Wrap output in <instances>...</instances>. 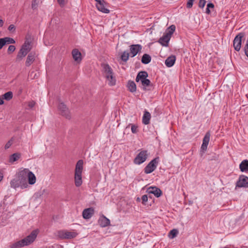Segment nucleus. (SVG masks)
I'll use <instances>...</instances> for the list:
<instances>
[{"label": "nucleus", "mask_w": 248, "mask_h": 248, "mask_svg": "<svg viewBox=\"0 0 248 248\" xmlns=\"http://www.w3.org/2000/svg\"><path fill=\"white\" fill-rule=\"evenodd\" d=\"M38 232L37 230L33 231L30 235L25 238L11 244L10 248H20L30 245L36 239Z\"/></svg>", "instance_id": "f257e3e1"}, {"label": "nucleus", "mask_w": 248, "mask_h": 248, "mask_svg": "<svg viewBox=\"0 0 248 248\" xmlns=\"http://www.w3.org/2000/svg\"><path fill=\"white\" fill-rule=\"evenodd\" d=\"M102 73L106 81L109 86H114L116 84V79L112 68L107 63L102 64Z\"/></svg>", "instance_id": "f03ea898"}, {"label": "nucleus", "mask_w": 248, "mask_h": 248, "mask_svg": "<svg viewBox=\"0 0 248 248\" xmlns=\"http://www.w3.org/2000/svg\"><path fill=\"white\" fill-rule=\"evenodd\" d=\"M175 30V26L174 25H171L167 29L163 36L159 39V42L163 46H168L169 42Z\"/></svg>", "instance_id": "7ed1b4c3"}, {"label": "nucleus", "mask_w": 248, "mask_h": 248, "mask_svg": "<svg viewBox=\"0 0 248 248\" xmlns=\"http://www.w3.org/2000/svg\"><path fill=\"white\" fill-rule=\"evenodd\" d=\"M31 43L29 41H25L17 53L16 57V60L17 61L22 60L31 50Z\"/></svg>", "instance_id": "20e7f679"}, {"label": "nucleus", "mask_w": 248, "mask_h": 248, "mask_svg": "<svg viewBox=\"0 0 248 248\" xmlns=\"http://www.w3.org/2000/svg\"><path fill=\"white\" fill-rule=\"evenodd\" d=\"M159 162V158L156 157L152 160L144 168V171L145 174H149L154 171L157 168Z\"/></svg>", "instance_id": "39448f33"}, {"label": "nucleus", "mask_w": 248, "mask_h": 248, "mask_svg": "<svg viewBox=\"0 0 248 248\" xmlns=\"http://www.w3.org/2000/svg\"><path fill=\"white\" fill-rule=\"evenodd\" d=\"M58 110L59 114L65 118L69 119L70 118V113L69 109L63 103H61L59 104Z\"/></svg>", "instance_id": "423d86ee"}, {"label": "nucleus", "mask_w": 248, "mask_h": 248, "mask_svg": "<svg viewBox=\"0 0 248 248\" xmlns=\"http://www.w3.org/2000/svg\"><path fill=\"white\" fill-rule=\"evenodd\" d=\"M96 2V7L98 11L105 14L109 13L107 8V4L104 0H95Z\"/></svg>", "instance_id": "0eeeda50"}, {"label": "nucleus", "mask_w": 248, "mask_h": 248, "mask_svg": "<svg viewBox=\"0 0 248 248\" xmlns=\"http://www.w3.org/2000/svg\"><path fill=\"white\" fill-rule=\"evenodd\" d=\"M236 186L238 187H248V177L244 175H240L236 182Z\"/></svg>", "instance_id": "6e6552de"}, {"label": "nucleus", "mask_w": 248, "mask_h": 248, "mask_svg": "<svg viewBox=\"0 0 248 248\" xmlns=\"http://www.w3.org/2000/svg\"><path fill=\"white\" fill-rule=\"evenodd\" d=\"M243 33H239L234 38L233 40V46L235 50L238 51L240 50L241 46L242 38L243 37Z\"/></svg>", "instance_id": "1a4fd4ad"}, {"label": "nucleus", "mask_w": 248, "mask_h": 248, "mask_svg": "<svg viewBox=\"0 0 248 248\" xmlns=\"http://www.w3.org/2000/svg\"><path fill=\"white\" fill-rule=\"evenodd\" d=\"M16 43L15 40L11 37H6L4 38H0V49L6 44H12Z\"/></svg>", "instance_id": "9d476101"}, {"label": "nucleus", "mask_w": 248, "mask_h": 248, "mask_svg": "<svg viewBox=\"0 0 248 248\" xmlns=\"http://www.w3.org/2000/svg\"><path fill=\"white\" fill-rule=\"evenodd\" d=\"M94 210L93 208H88L84 209L82 212V216L84 219H88L94 214Z\"/></svg>", "instance_id": "9b49d317"}, {"label": "nucleus", "mask_w": 248, "mask_h": 248, "mask_svg": "<svg viewBox=\"0 0 248 248\" xmlns=\"http://www.w3.org/2000/svg\"><path fill=\"white\" fill-rule=\"evenodd\" d=\"M73 58L78 63H80L82 60L81 54L78 49H74L72 51Z\"/></svg>", "instance_id": "f8f14e48"}, {"label": "nucleus", "mask_w": 248, "mask_h": 248, "mask_svg": "<svg viewBox=\"0 0 248 248\" xmlns=\"http://www.w3.org/2000/svg\"><path fill=\"white\" fill-rule=\"evenodd\" d=\"M110 220L105 216H102L98 220V223L102 227H106L110 224Z\"/></svg>", "instance_id": "ddd939ff"}, {"label": "nucleus", "mask_w": 248, "mask_h": 248, "mask_svg": "<svg viewBox=\"0 0 248 248\" xmlns=\"http://www.w3.org/2000/svg\"><path fill=\"white\" fill-rule=\"evenodd\" d=\"M141 46L139 45H133L130 46V55L131 57H134L141 49Z\"/></svg>", "instance_id": "4468645a"}, {"label": "nucleus", "mask_w": 248, "mask_h": 248, "mask_svg": "<svg viewBox=\"0 0 248 248\" xmlns=\"http://www.w3.org/2000/svg\"><path fill=\"white\" fill-rule=\"evenodd\" d=\"M149 193L153 194L155 196L158 198L162 195L161 190L156 187H150L149 188Z\"/></svg>", "instance_id": "2eb2a0df"}, {"label": "nucleus", "mask_w": 248, "mask_h": 248, "mask_svg": "<svg viewBox=\"0 0 248 248\" xmlns=\"http://www.w3.org/2000/svg\"><path fill=\"white\" fill-rule=\"evenodd\" d=\"M210 134L209 132L206 133L205 134L203 140V143L201 147V149L202 150H205L207 149V145L208 144L209 140H210Z\"/></svg>", "instance_id": "dca6fc26"}, {"label": "nucleus", "mask_w": 248, "mask_h": 248, "mask_svg": "<svg viewBox=\"0 0 248 248\" xmlns=\"http://www.w3.org/2000/svg\"><path fill=\"white\" fill-rule=\"evenodd\" d=\"M75 183L76 186L78 187L82 185V173L75 172Z\"/></svg>", "instance_id": "f3484780"}, {"label": "nucleus", "mask_w": 248, "mask_h": 248, "mask_svg": "<svg viewBox=\"0 0 248 248\" xmlns=\"http://www.w3.org/2000/svg\"><path fill=\"white\" fill-rule=\"evenodd\" d=\"M239 169L242 172H248V160H243L239 165Z\"/></svg>", "instance_id": "a211bd4d"}, {"label": "nucleus", "mask_w": 248, "mask_h": 248, "mask_svg": "<svg viewBox=\"0 0 248 248\" xmlns=\"http://www.w3.org/2000/svg\"><path fill=\"white\" fill-rule=\"evenodd\" d=\"M30 170L28 169H24L21 170L18 172V177L21 179L27 180L28 173L30 172Z\"/></svg>", "instance_id": "6ab92c4d"}, {"label": "nucleus", "mask_w": 248, "mask_h": 248, "mask_svg": "<svg viewBox=\"0 0 248 248\" xmlns=\"http://www.w3.org/2000/svg\"><path fill=\"white\" fill-rule=\"evenodd\" d=\"M148 77V74L145 71H141L138 74L136 78V81L137 82H139V81H140L142 82V81L145 80L146 78Z\"/></svg>", "instance_id": "aec40b11"}, {"label": "nucleus", "mask_w": 248, "mask_h": 248, "mask_svg": "<svg viewBox=\"0 0 248 248\" xmlns=\"http://www.w3.org/2000/svg\"><path fill=\"white\" fill-rule=\"evenodd\" d=\"M35 60V54L32 53H30L27 58L25 64L27 66H30Z\"/></svg>", "instance_id": "412c9836"}, {"label": "nucleus", "mask_w": 248, "mask_h": 248, "mask_svg": "<svg viewBox=\"0 0 248 248\" xmlns=\"http://www.w3.org/2000/svg\"><path fill=\"white\" fill-rule=\"evenodd\" d=\"M176 57L174 55L169 57L165 61V64L168 67H171L174 64Z\"/></svg>", "instance_id": "4be33fe9"}, {"label": "nucleus", "mask_w": 248, "mask_h": 248, "mask_svg": "<svg viewBox=\"0 0 248 248\" xmlns=\"http://www.w3.org/2000/svg\"><path fill=\"white\" fill-rule=\"evenodd\" d=\"M83 161L82 160H79L77 163L75 169V173H82L83 170Z\"/></svg>", "instance_id": "5701e85b"}, {"label": "nucleus", "mask_w": 248, "mask_h": 248, "mask_svg": "<svg viewBox=\"0 0 248 248\" xmlns=\"http://www.w3.org/2000/svg\"><path fill=\"white\" fill-rule=\"evenodd\" d=\"M16 181H18V184L19 185V187L22 189H24L28 186V184L27 183V180L21 179L18 177L16 178Z\"/></svg>", "instance_id": "b1692460"}, {"label": "nucleus", "mask_w": 248, "mask_h": 248, "mask_svg": "<svg viewBox=\"0 0 248 248\" xmlns=\"http://www.w3.org/2000/svg\"><path fill=\"white\" fill-rule=\"evenodd\" d=\"M146 158V156H136L134 159V163L135 164L140 165L145 161Z\"/></svg>", "instance_id": "393cba45"}, {"label": "nucleus", "mask_w": 248, "mask_h": 248, "mask_svg": "<svg viewBox=\"0 0 248 248\" xmlns=\"http://www.w3.org/2000/svg\"><path fill=\"white\" fill-rule=\"evenodd\" d=\"M150 119H151L150 113L149 112L145 111L144 112V115L143 116V118H142L143 123L145 124H149L150 123Z\"/></svg>", "instance_id": "a878e982"}, {"label": "nucleus", "mask_w": 248, "mask_h": 248, "mask_svg": "<svg viewBox=\"0 0 248 248\" xmlns=\"http://www.w3.org/2000/svg\"><path fill=\"white\" fill-rule=\"evenodd\" d=\"M27 178H28L29 184L33 185L36 182V177L31 171H30L28 173Z\"/></svg>", "instance_id": "bb28decb"}, {"label": "nucleus", "mask_w": 248, "mask_h": 248, "mask_svg": "<svg viewBox=\"0 0 248 248\" xmlns=\"http://www.w3.org/2000/svg\"><path fill=\"white\" fill-rule=\"evenodd\" d=\"M127 87L128 90L131 92H135L136 91V85L135 83L133 81H129Z\"/></svg>", "instance_id": "cd10ccee"}, {"label": "nucleus", "mask_w": 248, "mask_h": 248, "mask_svg": "<svg viewBox=\"0 0 248 248\" xmlns=\"http://www.w3.org/2000/svg\"><path fill=\"white\" fill-rule=\"evenodd\" d=\"M65 237H66V239H71V238H74L75 237H76L77 235H78V233L76 232H68V231H65Z\"/></svg>", "instance_id": "c85d7f7f"}, {"label": "nucleus", "mask_w": 248, "mask_h": 248, "mask_svg": "<svg viewBox=\"0 0 248 248\" xmlns=\"http://www.w3.org/2000/svg\"><path fill=\"white\" fill-rule=\"evenodd\" d=\"M151 61V57L146 54L143 55L141 59V62L144 64H147Z\"/></svg>", "instance_id": "c756f323"}, {"label": "nucleus", "mask_w": 248, "mask_h": 248, "mask_svg": "<svg viewBox=\"0 0 248 248\" xmlns=\"http://www.w3.org/2000/svg\"><path fill=\"white\" fill-rule=\"evenodd\" d=\"M1 96L3 98V99L9 101L13 98V95L12 92H8L3 94Z\"/></svg>", "instance_id": "7c9ffc66"}, {"label": "nucleus", "mask_w": 248, "mask_h": 248, "mask_svg": "<svg viewBox=\"0 0 248 248\" xmlns=\"http://www.w3.org/2000/svg\"><path fill=\"white\" fill-rule=\"evenodd\" d=\"M10 185L11 187L15 189L19 187V185L18 184V181H16V178H14L11 181Z\"/></svg>", "instance_id": "2f4dec72"}, {"label": "nucleus", "mask_w": 248, "mask_h": 248, "mask_svg": "<svg viewBox=\"0 0 248 248\" xmlns=\"http://www.w3.org/2000/svg\"><path fill=\"white\" fill-rule=\"evenodd\" d=\"M65 231L61 230L58 232V236L61 239H66Z\"/></svg>", "instance_id": "473e14b6"}, {"label": "nucleus", "mask_w": 248, "mask_h": 248, "mask_svg": "<svg viewBox=\"0 0 248 248\" xmlns=\"http://www.w3.org/2000/svg\"><path fill=\"white\" fill-rule=\"evenodd\" d=\"M40 0H32L31 2V8L33 9H36L39 4Z\"/></svg>", "instance_id": "72a5a7b5"}, {"label": "nucleus", "mask_w": 248, "mask_h": 248, "mask_svg": "<svg viewBox=\"0 0 248 248\" xmlns=\"http://www.w3.org/2000/svg\"><path fill=\"white\" fill-rule=\"evenodd\" d=\"M129 54L126 52H124L121 55V59L124 61H126L129 58Z\"/></svg>", "instance_id": "f704fd0d"}, {"label": "nucleus", "mask_w": 248, "mask_h": 248, "mask_svg": "<svg viewBox=\"0 0 248 248\" xmlns=\"http://www.w3.org/2000/svg\"><path fill=\"white\" fill-rule=\"evenodd\" d=\"M178 233V231L176 229H173V230H171L170 232V235H171V236H170V237L171 238H174L176 236Z\"/></svg>", "instance_id": "c9c22d12"}, {"label": "nucleus", "mask_w": 248, "mask_h": 248, "mask_svg": "<svg viewBox=\"0 0 248 248\" xmlns=\"http://www.w3.org/2000/svg\"><path fill=\"white\" fill-rule=\"evenodd\" d=\"M16 50V47L15 46L10 45L9 46L7 50V53L9 54H11L13 53Z\"/></svg>", "instance_id": "e433bc0d"}, {"label": "nucleus", "mask_w": 248, "mask_h": 248, "mask_svg": "<svg viewBox=\"0 0 248 248\" xmlns=\"http://www.w3.org/2000/svg\"><path fill=\"white\" fill-rule=\"evenodd\" d=\"M19 158V156H10L9 161L10 163H13Z\"/></svg>", "instance_id": "4c0bfd02"}, {"label": "nucleus", "mask_w": 248, "mask_h": 248, "mask_svg": "<svg viewBox=\"0 0 248 248\" xmlns=\"http://www.w3.org/2000/svg\"><path fill=\"white\" fill-rule=\"evenodd\" d=\"M57 2L62 7H64L68 2V0H57Z\"/></svg>", "instance_id": "58836bf2"}, {"label": "nucleus", "mask_w": 248, "mask_h": 248, "mask_svg": "<svg viewBox=\"0 0 248 248\" xmlns=\"http://www.w3.org/2000/svg\"><path fill=\"white\" fill-rule=\"evenodd\" d=\"M141 82L142 86H143L144 87H147L149 86L151 83L150 81L146 78L145 80L142 81V82Z\"/></svg>", "instance_id": "ea45409f"}, {"label": "nucleus", "mask_w": 248, "mask_h": 248, "mask_svg": "<svg viewBox=\"0 0 248 248\" xmlns=\"http://www.w3.org/2000/svg\"><path fill=\"white\" fill-rule=\"evenodd\" d=\"M148 197L147 195H143L141 197L142 203L144 205H146V203L148 201Z\"/></svg>", "instance_id": "a19ab883"}, {"label": "nucleus", "mask_w": 248, "mask_h": 248, "mask_svg": "<svg viewBox=\"0 0 248 248\" xmlns=\"http://www.w3.org/2000/svg\"><path fill=\"white\" fill-rule=\"evenodd\" d=\"M13 139H11L10 140H9L5 144V149H8L13 144Z\"/></svg>", "instance_id": "79ce46f5"}, {"label": "nucleus", "mask_w": 248, "mask_h": 248, "mask_svg": "<svg viewBox=\"0 0 248 248\" xmlns=\"http://www.w3.org/2000/svg\"><path fill=\"white\" fill-rule=\"evenodd\" d=\"M8 30L10 32H15L16 31V26L13 24H11L9 26Z\"/></svg>", "instance_id": "37998d69"}, {"label": "nucleus", "mask_w": 248, "mask_h": 248, "mask_svg": "<svg viewBox=\"0 0 248 248\" xmlns=\"http://www.w3.org/2000/svg\"><path fill=\"white\" fill-rule=\"evenodd\" d=\"M206 1L205 0H200L199 3V6L201 8H203L206 4Z\"/></svg>", "instance_id": "c03bdc74"}, {"label": "nucleus", "mask_w": 248, "mask_h": 248, "mask_svg": "<svg viewBox=\"0 0 248 248\" xmlns=\"http://www.w3.org/2000/svg\"><path fill=\"white\" fill-rule=\"evenodd\" d=\"M131 131L133 133H136L138 132V126L132 124Z\"/></svg>", "instance_id": "a18cd8bd"}, {"label": "nucleus", "mask_w": 248, "mask_h": 248, "mask_svg": "<svg viewBox=\"0 0 248 248\" xmlns=\"http://www.w3.org/2000/svg\"><path fill=\"white\" fill-rule=\"evenodd\" d=\"M194 0H188L186 4L187 7L188 8H191L192 7L193 3Z\"/></svg>", "instance_id": "49530a36"}, {"label": "nucleus", "mask_w": 248, "mask_h": 248, "mask_svg": "<svg viewBox=\"0 0 248 248\" xmlns=\"http://www.w3.org/2000/svg\"><path fill=\"white\" fill-rule=\"evenodd\" d=\"M35 102L34 101H30L28 103V106L31 108H33L35 106Z\"/></svg>", "instance_id": "de8ad7c7"}, {"label": "nucleus", "mask_w": 248, "mask_h": 248, "mask_svg": "<svg viewBox=\"0 0 248 248\" xmlns=\"http://www.w3.org/2000/svg\"><path fill=\"white\" fill-rule=\"evenodd\" d=\"M147 154V151L146 150H142L138 154V155H146Z\"/></svg>", "instance_id": "09e8293b"}, {"label": "nucleus", "mask_w": 248, "mask_h": 248, "mask_svg": "<svg viewBox=\"0 0 248 248\" xmlns=\"http://www.w3.org/2000/svg\"><path fill=\"white\" fill-rule=\"evenodd\" d=\"M245 51L246 55L248 57V43H247L246 45Z\"/></svg>", "instance_id": "8fccbe9b"}, {"label": "nucleus", "mask_w": 248, "mask_h": 248, "mask_svg": "<svg viewBox=\"0 0 248 248\" xmlns=\"http://www.w3.org/2000/svg\"><path fill=\"white\" fill-rule=\"evenodd\" d=\"M4 103V100H3V98L0 96V105H3Z\"/></svg>", "instance_id": "3c124183"}, {"label": "nucleus", "mask_w": 248, "mask_h": 248, "mask_svg": "<svg viewBox=\"0 0 248 248\" xmlns=\"http://www.w3.org/2000/svg\"><path fill=\"white\" fill-rule=\"evenodd\" d=\"M214 7V5L212 3H209L207 4V7H208L209 8H213Z\"/></svg>", "instance_id": "603ef678"}, {"label": "nucleus", "mask_w": 248, "mask_h": 248, "mask_svg": "<svg viewBox=\"0 0 248 248\" xmlns=\"http://www.w3.org/2000/svg\"><path fill=\"white\" fill-rule=\"evenodd\" d=\"M3 178V175L2 173L0 172V182L2 180Z\"/></svg>", "instance_id": "864d4df0"}, {"label": "nucleus", "mask_w": 248, "mask_h": 248, "mask_svg": "<svg viewBox=\"0 0 248 248\" xmlns=\"http://www.w3.org/2000/svg\"><path fill=\"white\" fill-rule=\"evenodd\" d=\"M210 8H209L208 7H207L206 8V13L208 14H210Z\"/></svg>", "instance_id": "5fc2aeb1"}, {"label": "nucleus", "mask_w": 248, "mask_h": 248, "mask_svg": "<svg viewBox=\"0 0 248 248\" xmlns=\"http://www.w3.org/2000/svg\"><path fill=\"white\" fill-rule=\"evenodd\" d=\"M140 198H137V201H140Z\"/></svg>", "instance_id": "6e6d98bb"}, {"label": "nucleus", "mask_w": 248, "mask_h": 248, "mask_svg": "<svg viewBox=\"0 0 248 248\" xmlns=\"http://www.w3.org/2000/svg\"><path fill=\"white\" fill-rule=\"evenodd\" d=\"M12 155H16V154H14Z\"/></svg>", "instance_id": "4d7b16f0"}]
</instances>
